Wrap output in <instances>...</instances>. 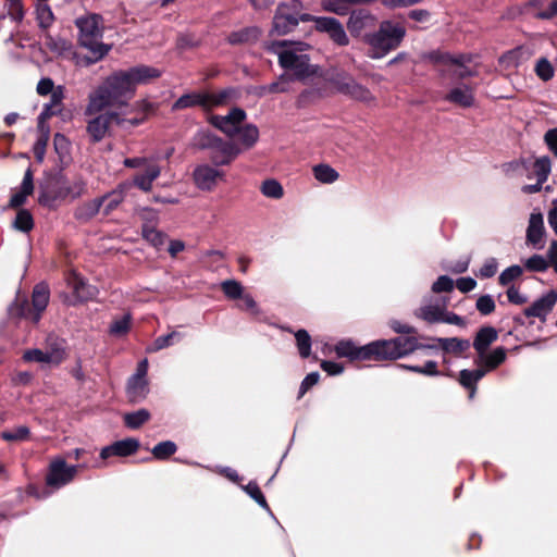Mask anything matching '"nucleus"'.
I'll use <instances>...</instances> for the list:
<instances>
[{
	"label": "nucleus",
	"mask_w": 557,
	"mask_h": 557,
	"mask_svg": "<svg viewBox=\"0 0 557 557\" xmlns=\"http://www.w3.org/2000/svg\"><path fill=\"white\" fill-rule=\"evenodd\" d=\"M552 163L548 157H542L535 160L533 164V172L536 176V180L545 183L550 173Z\"/></svg>",
	"instance_id": "obj_42"
},
{
	"label": "nucleus",
	"mask_w": 557,
	"mask_h": 557,
	"mask_svg": "<svg viewBox=\"0 0 557 557\" xmlns=\"http://www.w3.org/2000/svg\"><path fill=\"white\" fill-rule=\"evenodd\" d=\"M143 237L156 247L161 246L164 242L163 235L148 223L143 226Z\"/></svg>",
	"instance_id": "obj_53"
},
{
	"label": "nucleus",
	"mask_w": 557,
	"mask_h": 557,
	"mask_svg": "<svg viewBox=\"0 0 557 557\" xmlns=\"http://www.w3.org/2000/svg\"><path fill=\"white\" fill-rule=\"evenodd\" d=\"M160 75L158 69L148 65L113 73L89 95L87 113L94 114L109 107L127 108L137 85L148 84Z\"/></svg>",
	"instance_id": "obj_1"
},
{
	"label": "nucleus",
	"mask_w": 557,
	"mask_h": 557,
	"mask_svg": "<svg viewBox=\"0 0 557 557\" xmlns=\"http://www.w3.org/2000/svg\"><path fill=\"white\" fill-rule=\"evenodd\" d=\"M334 87L342 94L351 97L352 99L371 104L375 102V97L371 91L359 85L354 78L346 74H338L333 79Z\"/></svg>",
	"instance_id": "obj_8"
},
{
	"label": "nucleus",
	"mask_w": 557,
	"mask_h": 557,
	"mask_svg": "<svg viewBox=\"0 0 557 557\" xmlns=\"http://www.w3.org/2000/svg\"><path fill=\"white\" fill-rule=\"evenodd\" d=\"M86 184L83 180L76 178L74 181H63L60 183L58 194L54 198H51L45 191H41L38 198L39 203L51 207L57 198L74 199L79 197L85 191Z\"/></svg>",
	"instance_id": "obj_12"
},
{
	"label": "nucleus",
	"mask_w": 557,
	"mask_h": 557,
	"mask_svg": "<svg viewBox=\"0 0 557 557\" xmlns=\"http://www.w3.org/2000/svg\"><path fill=\"white\" fill-rule=\"evenodd\" d=\"M161 169L156 162L147 163L144 168V172L136 174L129 183L132 184V187L136 186L143 191H150L152 183L159 177Z\"/></svg>",
	"instance_id": "obj_22"
},
{
	"label": "nucleus",
	"mask_w": 557,
	"mask_h": 557,
	"mask_svg": "<svg viewBox=\"0 0 557 557\" xmlns=\"http://www.w3.org/2000/svg\"><path fill=\"white\" fill-rule=\"evenodd\" d=\"M102 201L100 198L92 199L86 203H84L77 211L79 218L90 219L95 216L97 213H102Z\"/></svg>",
	"instance_id": "obj_44"
},
{
	"label": "nucleus",
	"mask_w": 557,
	"mask_h": 557,
	"mask_svg": "<svg viewBox=\"0 0 557 557\" xmlns=\"http://www.w3.org/2000/svg\"><path fill=\"white\" fill-rule=\"evenodd\" d=\"M34 190V182H33V172L30 169H27L23 182L21 185L20 191L15 193L10 199V206L13 208L20 207L25 203L26 198L33 194Z\"/></svg>",
	"instance_id": "obj_28"
},
{
	"label": "nucleus",
	"mask_w": 557,
	"mask_h": 557,
	"mask_svg": "<svg viewBox=\"0 0 557 557\" xmlns=\"http://www.w3.org/2000/svg\"><path fill=\"white\" fill-rule=\"evenodd\" d=\"M76 473V466H67L64 459L55 458L50 462L46 482L49 486L60 488L70 483Z\"/></svg>",
	"instance_id": "obj_10"
},
{
	"label": "nucleus",
	"mask_w": 557,
	"mask_h": 557,
	"mask_svg": "<svg viewBox=\"0 0 557 557\" xmlns=\"http://www.w3.org/2000/svg\"><path fill=\"white\" fill-rule=\"evenodd\" d=\"M301 9L302 5L297 0L286 4H281L274 15L271 33L282 36L293 30L297 26L299 20L312 21L313 16L309 14H301Z\"/></svg>",
	"instance_id": "obj_6"
},
{
	"label": "nucleus",
	"mask_w": 557,
	"mask_h": 557,
	"mask_svg": "<svg viewBox=\"0 0 557 557\" xmlns=\"http://www.w3.org/2000/svg\"><path fill=\"white\" fill-rule=\"evenodd\" d=\"M315 22V28L319 32L326 33L330 38L339 46H347L349 38L343 25L333 17H312Z\"/></svg>",
	"instance_id": "obj_13"
},
{
	"label": "nucleus",
	"mask_w": 557,
	"mask_h": 557,
	"mask_svg": "<svg viewBox=\"0 0 557 557\" xmlns=\"http://www.w3.org/2000/svg\"><path fill=\"white\" fill-rule=\"evenodd\" d=\"M220 137L209 129H199L193 137V146L198 149H209L212 151Z\"/></svg>",
	"instance_id": "obj_34"
},
{
	"label": "nucleus",
	"mask_w": 557,
	"mask_h": 557,
	"mask_svg": "<svg viewBox=\"0 0 557 557\" xmlns=\"http://www.w3.org/2000/svg\"><path fill=\"white\" fill-rule=\"evenodd\" d=\"M131 188L132 184L129 182H123L117 185L115 189L100 197V201H102V214L109 215L114 210H116L117 207L123 202Z\"/></svg>",
	"instance_id": "obj_18"
},
{
	"label": "nucleus",
	"mask_w": 557,
	"mask_h": 557,
	"mask_svg": "<svg viewBox=\"0 0 557 557\" xmlns=\"http://www.w3.org/2000/svg\"><path fill=\"white\" fill-rule=\"evenodd\" d=\"M506 359V350L503 347L495 348L492 352L484 351L479 354L475 364L486 370V373L497 368Z\"/></svg>",
	"instance_id": "obj_25"
},
{
	"label": "nucleus",
	"mask_w": 557,
	"mask_h": 557,
	"mask_svg": "<svg viewBox=\"0 0 557 557\" xmlns=\"http://www.w3.org/2000/svg\"><path fill=\"white\" fill-rule=\"evenodd\" d=\"M268 49L277 55L278 63L285 70L293 72V76L298 79L312 76L317 69L310 64L306 51L309 45L301 41H273Z\"/></svg>",
	"instance_id": "obj_2"
},
{
	"label": "nucleus",
	"mask_w": 557,
	"mask_h": 557,
	"mask_svg": "<svg viewBox=\"0 0 557 557\" xmlns=\"http://www.w3.org/2000/svg\"><path fill=\"white\" fill-rule=\"evenodd\" d=\"M544 235L545 226L543 214L539 211H534L530 214L529 225L527 228V243L535 249H542L544 247Z\"/></svg>",
	"instance_id": "obj_15"
},
{
	"label": "nucleus",
	"mask_w": 557,
	"mask_h": 557,
	"mask_svg": "<svg viewBox=\"0 0 557 557\" xmlns=\"http://www.w3.org/2000/svg\"><path fill=\"white\" fill-rule=\"evenodd\" d=\"M557 302V292L549 290L546 295L534 301L532 306L524 310L527 317L545 319Z\"/></svg>",
	"instance_id": "obj_20"
},
{
	"label": "nucleus",
	"mask_w": 557,
	"mask_h": 557,
	"mask_svg": "<svg viewBox=\"0 0 557 557\" xmlns=\"http://www.w3.org/2000/svg\"><path fill=\"white\" fill-rule=\"evenodd\" d=\"M181 338H182V334L180 332L172 331L171 333H169L166 335L159 336L158 338H156L154 342L152 343V345L147 348V350L149 352L159 351L163 348L171 346L173 343L180 341Z\"/></svg>",
	"instance_id": "obj_40"
},
{
	"label": "nucleus",
	"mask_w": 557,
	"mask_h": 557,
	"mask_svg": "<svg viewBox=\"0 0 557 557\" xmlns=\"http://www.w3.org/2000/svg\"><path fill=\"white\" fill-rule=\"evenodd\" d=\"M49 288L46 284L40 283L35 286L32 296V305L33 309L28 310L27 313H24L28 319L33 322H38L41 313L45 311L48 302H49Z\"/></svg>",
	"instance_id": "obj_17"
},
{
	"label": "nucleus",
	"mask_w": 557,
	"mask_h": 557,
	"mask_svg": "<svg viewBox=\"0 0 557 557\" xmlns=\"http://www.w3.org/2000/svg\"><path fill=\"white\" fill-rule=\"evenodd\" d=\"M295 337L300 356L302 358L309 357L311 350V338L308 332L305 330H299L295 334Z\"/></svg>",
	"instance_id": "obj_48"
},
{
	"label": "nucleus",
	"mask_w": 557,
	"mask_h": 557,
	"mask_svg": "<svg viewBox=\"0 0 557 557\" xmlns=\"http://www.w3.org/2000/svg\"><path fill=\"white\" fill-rule=\"evenodd\" d=\"M67 285L73 292V296L77 301H85L94 297L95 288L86 283V281L76 272H71L67 276Z\"/></svg>",
	"instance_id": "obj_23"
},
{
	"label": "nucleus",
	"mask_w": 557,
	"mask_h": 557,
	"mask_svg": "<svg viewBox=\"0 0 557 557\" xmlns=\"http://www.w3.org/2000/svg\"><path fill=\"white\" fill-rule=\"evenodd\" d=\"M23 359L26 362H38L46 366H48V360H50L44 350L39 348L25 350L23 354Z\"/></svg>",
	"instance_id": "obj_55"
},
{
	"label": "nucleus",
	"mask_w": 557,
	"mask_h": 557,
	"mask_svg": "<svg viewBox=\"0 0 557 557\" xmlns=\"http://www.w3.org/2000/svg\"><path fill=\"white\" fill-rule=\"evenodd\" d=\"M131 321L132 317L128 313L115 319L110 325V334L115 337L124 336L129 331Z\"/></svg>",
	"instance_id": "obj_41"
},
{
	"label": "nucleus",
	"mask_w": 557,
	"mask_h": 557,
	"mask_svg": "<svg viewBox=\"0 0 557 557\" xmlns=\"http://www.w3.org/2000/svg\"><path fill=\"white\" fill-rule=\"evenodd\" d=\"M36 20L41 28H48L54 22V15L49 4L37 3L35 5Z\"/></svg>",
	"instance_id": "obj_38"
},
{
	"label": "nucleus",
	"mask_w": 557,
	"mask_h": 557,
	"mask_svg": "<svg viewBox=\"0 0 557 557\" xmlns=\"http://www.w3.org/2000/svg\"><path fill=\"white\" fill-rule=\"evenodd\" d=\"M453 288L454 281L446 275L440 276L432 285V290L434 293L450 292Z\"/></svg>",
	"instance_id": "obj_62"
},
{
	"label": "nucleus",
	"mask_w": 557,
	"mask_h": 557,
	"mask_svg": "<svg viewBox=\"0 0 557 557\" xmlns=\"http://www.w3.org/2000/svg\"><path fill=\"white\" fill-rule=\"evenodd\" d=\"M13 226L21 232H29L34 226L33 216L29 211L25 209L20 210L13 222Z\"/></svg>",
	"instance_id": "obj_45"
},
{
	"label": "nucleus",
	"mask_w": 557,
	"mask_h": 557,
	"mask_svg": "<svg viewBox=\"0 0 557 557\" xmlns=\"http://www.w3.org/2000/svg\"><path fill=\"white\" fill-rule=\"evenodd\" d=\"M48 140H49V137H47V134L44 133L42 135L38 136L35 145H34L33 151H34L35 158L38 162L44 161Z\"/></svg>",
	"instance_id": "obj_59"
},
{
	"label": "nucleus",
	"mask_w": 557,
	"mask_h": 557,
	"mask_svg": "<svg viewBox=\"0 0 557 557\" xmlns=\"http://www.w3.org/2000/svg\"><path fill=\"white\" fill-rule=\"evenodd\" d=\"M231 97L230 90L219 92H190L180 97L173 104V110H183L199 106L203 110H212L224 106Z\"/></svg>",
	"instance_id": "obj_7"
},
{
	"label": "nucleus",
	"mask_w": 557,
	"mask_h": 557,
	"mask_svg": "<svg viewBox=\"0 0 557 557\" xmlns=\"http://www.w3.org/2000/svg\"><path fill=\"white\" fill-rule=\"evenodd\" d=\"M401 367L409 371H413V372L421 373L424 375L435 376L438 374L437 363L432 360L426 361L423 367H419V366H401Z\"/></svg>",
	"instance_id": "obj_58"
},
{
	"label": "nucleus",
	"mask_w": 557,
	"mask_h": 557,
	"mask_svg": "<svg viewBox=\"0 0 557 557\" xmlns=\"http://www.w3.org/2000/svg\"><path fill=\"white\" fill-rule=\"evenodd\" d=\"M554 67L547 59L542 58L537 60L535 73L542 81H549L554 76Z\"/></svg>",
	"instance_id": "obj_50"
},
{
	"label": "nucleus",
	"mask_w": 557,
	"mask_h": 557,
	"mask_svg": "<svg viewBox=\"0 0 557 557\" xmlns=\"http://www.w3.org/2000/svg\"><path fill=\"white\" fill-rule=\"evenodd\" d=\"M314 178L321 184H333L339 178V173L326 163H320L312 168Z\"/></svg>",
	"instance_id": "obj_32"
},
{
	"label": "nucleus",
	"mask_w": 557,
	"mask_h": 557,
	"mask_svg": "<svg viewBox=\"0 0 557 557\" xmlns=\"http://www.w3.org/2000/svg\"><path fill=\"white\" fill-rule=\"evenodd\" d=\"M524 265L528 270L535 272H543L548 268L547 261L540 255H533L527 259Z\"/></svg>",
	"instance_id": "obj_56"
},
{
	"label": "nucleus",
	"mask_w": 557,
	"mask_h": 557,
	"mask_svg": "<svg viewBox=\"0 0 557 557\" xmlns=\"http://www.w3.org/2000/svg\"><path fill=\"white\" fill-rule=\"evenodd\" d=\"M449 69L458 77H467L472 75V72L456 59H449Z\"/></svg>",
	"instance_id": "obj_63"
},
{
	"label": "nucleus",
	"mask_w": 557,
	"mask_h": 557,
	"mask_svg": "<svg viewBox=\"0 0 557 557\" xmlns=\"http://www.w3.org/2000/svg\"><path fill=\"white\" fill-rule=\"evenodd\" d=\"M476 309L482 314H490L495 310V301L490 295L479 297L476 300Z\"/></svg>",
	"instance_id": "obj_60"
},
{
	"label": "nucleus",
	"mask_w": 557,
	"mask_h": 557,
	"mask_svg": "<svg viewBox=\"0 0 557 557\" xmlns=\"http://www.w3.org/2000/svg\"><path fill=\"white\" fill-rule=\"evenodd\" d=\"M139 447V442L135 438H125L117 441L110 446L103 447L100 457L107 459L111 456L126 457L134 454Z\"/></svg>",
	"instance_id": "obj_21"
},
{
	"label": "nucleus",
	"mask_w": 557,
	"mask_h": 557,
	"mask_svg": "<svg viewBox=\"0 0 557 557\" xmlns=\"http://www.w3.org/2000/svg\"><path fill=\"white\" fill-rule=\"evenodd\" d=\"M29 435V429L25 425H20L15 428L12 431H5L1 434V437L4 441L12 442V441H24Z\"/></svg>",
	"instance_id": "obj_54"
},
{
	"label": "nucleus",
	"mask_w": 557,
	"mask_h": 557,
	"mask_svg": "<svg viewBox=\"0 0 557 557\" xmlns=\"http://www.w3.org/2000/svg\"><path fill=\"white\" fill-rule=\"evenodd\" d=\"M176 451V445L171 441L161 442L152 449L154 458L163 460Z\"/></svg>",
	"instance_id": "obj_49"
},
{
	"label": "nucleus",
	"mask_w": 557,
	"mask_h": 557,
	"mask_svg": "<svg viewBox=\"0 0 557 557\" xmlns=\"http://www.w3.org/2000/svg\"><path fill=\"white\" fill-rule=\"evenodd\" d=\"M446 98L450 102L461 107H471L474 102L473 90L471 87L466 85L453 88Z\"/></svg>",
	"instance_id": "obj_29"
},
{
	"label": "nucleus",
	"mask_w": 557,
	"mask_h": 557,
	"mask_svg": "<svg viewBox=\"0 0 557 557\" xmlns=\"http://www.w3.org/2000/svg\"><path fill=\"white\" fill-rule=\"evenodd\" d=\"M236 146L240 148V152L252 148L259 139V129L253 124H243L233 137Z\"/></svg>",
	"instance_id": "obj_24"
},
{
	"label": "nucleus",
	"mask_w": 557,
	"mask_h": 557,
	"mask_svg": "<svg viewBox=\"0 0 557 557\" xmlns=\"http://www.w3.org/2000/svg\"><path fill=\"white\" fill-rule=\"evenodd\" d=\"M445 307L440 305H426L420 307L416 312V317L429 322H441Z\"/></svg>",
	"instance_id": "obj_35"
},
{
	"label": "nucleus",
	"mask_w": 557,
	"mask_h": 557,
	"mask_svg": "<svg viewBox=\"0 0 557 557\" xmlns=\"http://www.w3.org/2000/svg\"><path fill=\"white\" fill-rule=\"evenodd\" d=\"M123 109L124 108L109 107L94 114H88L87 109L85 110V114L89 116L87 132L94 141L103 139L112 123L121 125L128 122L132 125H138L144 121V117L125 120L122 117V114L126 113V110Z\"/></svg>",
	"instance_id": "obj_5"
},
{
	"label": "nucleus",
	"mask_w": 557,
	"mask_h": 557,
	"mask_svg": "<svg viewBox=\"0 0 557 557\" xmlns=\"http://www.w3.org/2000/svg\"><path fill=\"white\" fill-rule=\"evenodd\" d=\"M376 18L369 11L360 9L354 10L347 22V28L355 37H360L364 32L375 26Z\"/></svg>",
	"instance_id": "obj_14"
},
{
	"label": "nucleus",
	"mask_w": 557,
	"mask_h": 557,
	"mask_svg": "<svg viewBox=\"0 0 557 557\" xmlns=\"http://www.w3.org/2000/svg\"><path fill=\"white\" fill-rule=\"evenodd\" d=\"M335 352L338 357H346L351 360H369V355H367V345L357 347L350 341L339 342L335 346Z\"/></svg>",
	"instance_id": "obj_27"
},
{
	"label": "nucleus",
	"mask_w": 557,
	"mask_h": 557,
	"mask_svg": "<svg viewBox=\"0 0 557 557\" xmlns=\"http://www.w3.org/2000/svg\"><path fill=\"white\" fill-rule=\"evenodd\" d=\"M358 3H360L359 0H322L321 2L323 10L337 15L349 13L351 7Z\"/></svg>",
	"instance_id": "obj_36"
},
{
	"label": "nucleus",
	"mask_w": 557,
	"mask_h": 557,
	"mask_svg": "<svg viewBox=\"0 0 557 557\" xmlns=\"http://www.w3.org/2000/svg\"><path fill=\"white\" fill-rule=\"evenodd\" d=\"M148 381L147 379H136L132 376L127 383V396L131 401L139 403L148 395Z\"/></svg>",
	"instance_id": "obj_30"
},
{
	"label": "nucleus",
	"mask_w": 557,
	"mask_h": 557,
	"mask_svg": "<svg viewBox=\"0 0 557 557\" xmlns=\"http://www.w3.org/2000/svg\"><path fill=\"white\" fill-rule=\"evenodd\" d=\"M195 185L206 191L213 190L218 184L224 181V172L209 164H199L193 172Z\"/></svg>",
	"instance_id": "obj_11"
},
{
	"label": "nucleus",
	"mask_w": 557,
	"mask_h": 557,
	"mask_svg": "<svg viewBox=\"0 0 557 557\" xmlns=\"http://www.w3.org/2000/svg\"><path fill=\"white\" fill-rule=\"evenodd\" d=\"M260 190L267 198L281 199L284 196L283 186L280 182L273 178L265 180L261 184Z\"/></svg>",
	"instance_id": "obj_39"
},
{
	"label": "nucleus",
	"mask_w": 557,
	"mask_h": 557,
	"mask_svg": "<svg viewBox=\"0 0 557 557\" xmlns=\"http://www.w3.org/2000/svg\"><path fill=\"white\" fill-rule=\"evenodd\" d=\"M221 288L225 296L230 299H239L244 294L243 285L235 280L222 282Z\"/></svg>",
	"instance_id": "obj_46"
},
{
	"label": "nucleus",
	"mask_w": 557,
	"mask_h": 557,
	"mask_svg": "<svg viewBox=\"0 0 557 557\" xmlns=\"http://www.w3.org/2000/svg\"><path fill=\"white\" fill-rule=\"evenodd\" d=\"M497 339V332L494 327L481 329L474 339L473 346L478 355L487 350L488 346Z\"/></svg>",
	"instance_id": "obj_31"
},
{
	"label": "nucleus",
	"mask_w": 557,
	"mask_h": 557,
	"mask_svg": "<svg viewBox=\"0 0 557 557\" xmlns=\"http://www.w3.org/2000/svg\"><path fill=\"white\" fill-rule=\"evenodd\" d=\"M246 117V112L243 109L234 108L225 115H210L209 123L227 137L233 138L245 123Z\"/></svg>",
	"instance_id": "obj_9"
},
{
	"label": "nucleus",
	"mask_w": 557,
	"mask_h": 557,
	"mask_svg": "<svg viewBox=\"0 0 557 557\" xmlns=\"http://www.w3.org/2000/svg\"><path fill=\"white\" fill-rule=\"evenodd\" d=\"M150 418V413L146 409H139L135 412L126 413L124 416L125 424L131 429H138Z\"/></svg>",
	"instance_id": "obj_43"
},
{
	"label": "nucleus",
	"mask_w": 557,
	"mask_h": 557,
	"mask_svg": "<svg viewBox=\"0 0 557 557\" xmlns=\"http://www.w3.org/2000/svg\"><path fill=\"white\" fill-rule=\"evenodd\" d=\"M245 492L255 499L261 507L269 509L267 500L260 491L259 486L255 482H250L244 486Z\"/></svg>",
	"instance_id": "obj_57"
},
{
	"label": "nucleus",
	"mask_w": 557,
	"mask_h": 557,
	"mask_svg": "<svg viewBox=\"0 0 557 557\" xmlns=\"http://www.w3.org/2000/svg\"><path fill=\"white\" fill-rule=\"evenodd\" d=\"M486 374V370L478 367L475 370H462L459 375V382L462 386L470 388V397H473L475 392V383Z\"/></svg>",
	"instance_id": "obj_33"
},
{
	"label": "nucleus",
	"mask_w": 557,
	"mask_h": 557,
	"mask_svg": "<svg viewBox=\"0 0 557 557\" xmlns=\"http://www.w3.org/2000/svg\"><path fill=\"white\" fill-rule=\"evenodd\" d=\"M397 351L393 339L376 341L367 345L369 360L398 359L399 352Z\"/></svg>",
	"instance_id": "obj_19"
},
{
	"label": "nucleus",
	"mask_w": 557,
	"mask_h": 557,
	"mask_svg": "<svg viewBox=\"0 0 557 557\" xmlns=\"http://www.w3.org/2000/svg\"><path fill=\"white\" fill-rule=\"evenodd\" d=\"M290 82H292V76L284 74V75L280 76V78L276 82L270 84L267 87H263V91L264 92H286L289 90Z\"/></svg>",
	"instance_id": "obj_52"
},
{
	"label": "nucleus",
	"mask_w": 557,
	"mask_h": 557,
	"mask_svg": "<svg viewBox=\"0 0 557 557\" xmlns=\"http://www.w3.org/2000/svg\"><path fill=\"white\" fill-rule=\"evenodd\" d=\"M405 36L406 28L401 23L383 21L376 32L363 36V41L369 47L368 57L371 59L384 58L400 46Z\"/></svg>",
	"instance_id": "obj_3"
},
{
	"label": "nucleus",
	"mask_w": 557,
	"mask_h": 557,
	"mask_svg": "<svg viewBox=\"0 0 557 557\" xmlns=\"http://www.w3.org/2000/svg\"><path fill=\"white\" fill-rule=\"evenodd\" d=\"M549 150L557 158V128L549 129L544 136Z\"/></svg>",
	"instance_id": "obj_64"
},
{
	"label": "nucleus",
	"mask_w": 557,
	"mask_h": 557,
	"mask_svg": "<svg viewBox=\"0 0 557 557\" xmlns=\"http://www.w3.org/2000/svg\"><path fill=\"white\" fill-rule=\"evenodd\" d=\"M395 348L399 352V358L412 352L417 348H419L418 342L414 337H406V338H394Z\"/></svg>",
	"instance_id": "obj_47"
},
{
	"label": "nucleus",
	"mask_w": 557,
	"mask_h": 557,
	"mask_svg": "<svg viewBox=\"0 0 557 557\" xmlns=\"http://www.w3.org/2000/svg\"><path fill=\"white\" fill-rule=\"evenodd\" d=\"M498 269V263L495 258H490L485 260L483 265L480 268L479 276L483 278L492 277L496 274Z\"/></svg>",
	"instance_id": "obj_61"
},
{
	"label": "nucleus",
	"mask_w": 557,
	"mask_h": 557,
	"mask_svg": "<svg viewBox=\"0 0 557 557\" xmlns=\"http://www.w3.org/2000/svg\"><path fill=\"white\" fill-rule=\"evenodd\" d=\"M79 28V42L88 49L91 54V62H96L103 58L110 50V46L102 44V20L97 14L81 17L76 21Z\"/></svg>",
	"instance_id": "obj_4"
},
{
	"label": "nucleus",
	"mask_w": 557,
	"mask_h": 557,
	"mask_svg": "<svg viewBox=\"0 0 557 557\" xmlns=\"http://www.w3.org/2000/svg\"><path fill=\"white\" fill-rule=\"evenodd\" d=\"M239 153L240 148L238 146L220 138L211 151V160L215 165H227L235 160Z\"/></svg>",
	"instance_id": "obj_16"
},
{
	"label": "nucleus",
	"mask_w": 557,
	"mask_h": 557,
	"mask_svg": "<svg viewBox=\"0 0 557 557\" xmlns=\"http://www.w3.org/2000/svg\"><path fill=\"white\" fill-rule=\"evenodd\" d=\"M437 342L442 349L447 352L460 354L470 347V343L467 339H460L457 337L453 338H438Z\"/></svg>",
	"instance_id": "obj_37"
},
{
	"label": "nucleus",
	"mask_w": 557,
	"mask_h": 557,
	"mask_svg": "<svg viewBox=\"0 0 557 557\" xmlns=\"http://www.w3.org/2000/svg\"><path fill=\"white\" fill-rule=\"evenodd\" d=\"M522 273H523V270L520 265H511V267L505 269L500 273V275L498 277L499 284L503 286H506V285L510 284L512 281L520 277L522 275Z\"/></svg>",
	"instance_id": "obj_51"
},
{
	"label": "nucleus",
	"mask_w": 557,
	"mask_h": 557,
	"mask_svg": "<svg viewBox=\"0 0 557 557\" xmlns=\"http://www.w3.org/2000/svg\"><path fill=\"white\" fill-rule=\"evenodd\" d=\"M47 357L51 360H48V366H58L60 364L66 357L64 341L54 336H49L46 342V347L42 349Z\"/></svg>",
	"instance_id": "obj_26"
}]
</instances>
